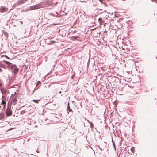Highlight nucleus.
I'll return each instance as SVG.
<instances>
[{"label": "nucleus", "mask_w": 157, "mask_h": 157, "mask_svg": "<svg viewBox=\"0 0 157 157\" xmlns=\"http://www.w3.org/2000/svg\"><path fill=\"white\" fill-rule=\"evenodd\" d=\"M44 6L43 5V3H41L38 4L30 6L29 8V10H33L43 7Z\"/></svg>", "instance_id": "f257e3e1"}, {"label": "nucleus", "mask_w": 157, "mask_h": 157, "mask_svg": "<svg viewBox=\"0 0 157 157\" xmlns=\"http://www.w3.org/2000/svg\"><path fill=\"white\" fill-rule=\"evenodd\" d=\"M101 147H99V149L101 151L106 147L107 143L105 142H101L100 144Z\"/></svg>", "instance_id": "f03ea898"}, {"label": "nucleus", "mask_w": 157, "mask_h": 157, "mask_svg": "<svg viewBox=\"0 0 157 157\" xmlns=\"http://www.w3.org/2000/svg\"><path fill=\"white\" fill-rule=\"evenodd\" d=\"M6 115L7 116H9L12 114V111L11 110L7 108L6 111Z\"/></svg>", "instance_id": "7ed1b4c3"}, {"label": "nucleus", "mask_w": 157, "mask_h": 157, "mask_svg": "<svg viewBox=\"0 0 157 157\" xmlns=\"http://www.w3.org/2000/svg\"><path fill=\"white\" fill-rule=\"evenodd\" d=\"M27 1V0H21L18 2L17 5H19L21 4L24 3L25 2Z\"/></svg>", "instance_id": "20e7f679"}, {"label": "nucleus", "mask_w": 157, "mask_h": 157, "mask_svg": "<svg viewBox=\"0 0 157 157\" xmlns=\"http://www.w3.org/2000/svg\"><path fill=\"white\" fill-rule=\"evenodd\" d=\"M12 101L14 103V105H15L17 101L16 97H15V98H13V100Z\"/></svg>", "instance_id": "39448f33"}, {"label": "nucleus", "mask_w": 157, "mask_h": 157, "mask_svg": "<svg viewBox=\"0 0 157 157\" xmlns=\"http://www.w3.org/2000/svg\"><path fill=\"white\" fill-rule=\"evenodd\" d=\"M90 100H92V101H90V103L92 104V105H94L95 102L94 100L93 99L92 97L90 98Z\"/></svg>", "instance_id": "423d86ee"}, {"label": "nucleus", "mask_w": 157, "mask_h": 157, "mask_svg": "<svg viewBox=\"0 0 157 157\" xmlns=\"http://www.w3.org/2000/svg\"><path fill=\"white\" fill-rule=\"evenodd\" d=\"M89 124L90 125V127L92 129L94 127V125H93V123L92 122H90L89 121Z\"/></svg>", "instance_id": "0eeeda50"}, {"label": "nucleus", "mask_w": 157, "mask_h": 157, "mask_svg": "<svg viewBox=\"0 0 157 157\" xmlns=\"http://www.w3.org/2000/svg\"><path fill=\"white\" fill-rule=\"evenodd\" d=\"M3 62L5 63V64L7 65L11 64V63L8 61L4 60Z\"/></svg>", "instance_id": "6e6552de"}, {"label": "nucleus", "mask_w": 157, "mask_h": 157, "mask_svg": "<svg viewBox=\"0 0 157 157\" xmlns=\"http://www.w3.org/2000/svg\"><path fill=\"white\" fill-rule=\"evenodd\" d=\"M4 117V115L3 113H0V120L2 119Z\"/></svg>", "instance_id": "1a4fd4ad"}, {"label": "nucleus", "mask_w": 157, "mask_h": 157, "mask_svg": "<svg viewBox=\"0 0 157 157\" xmlns=\"http://www.w3.org/2000/svg\"><path fill=\"white\" fill-rule=\"evenodd\" d=\"M6 9L4 8H0V12H2L5 11Z\"/></svg>", "instance_id": "9d476101"}, {"label": "nucleus", "mask_w": 157, "mask_h": 157, "mask_svg": "<svg viewBox=\"0 0 157 157\" xmlns=\"http://www.w3.org/2000/svg\"><path fill=\"white\" fill-rule=\"evenodd\" d=\"M11 68L14 70L17 69V67L16 65H13L11 66Z\"/></svg>", "instance_id": "9b49d317"}, {"label": "nucleus", "mask_w": 157, "mask_h": 157, "mask_svg": "<svg viewBox=\"0 0 157 157\" xmlns=\"http://www.w3.org/2000/svg\"><path fill=\"white\" fill-rule=\"evenodd\" d=\"M6 66L3 64H1L0 65V67L2 68H6Z\"/></svg>", "instance_id": "f8f14e48"}, {"label": "nucleus", "mask_w": 157, "mask_h": 157, "mask_svg": "<svg viewBox=\"0 0 157 157\" xmlns=\"http://www.w3.org/2000/svg\"><path fill=\"white\" fill-rule=\"evenodd\" d=\"M2 93V94H4L6 93V91L4 89H2L1 90Z\"/></svg>", "instance_id": "ddd939ff"}, {"label": "nucleus", "mask_w": 157, "mask_h": 157, "mask_svg": "<svg viewBox=\"0 0 157 157\" xmlns=\"http://www.w3.org/2000/svg\"><path fill=\"white\" fill-rule=\"evenodd\" d=\"M18 69L17 68L15 69H14L13 71L15 73H16L18 72Z\"/></svg>", "instance_id": "4468645a"}, {"label": "nucleus", "mask_w": 157, "mask_h": 157, "mask_svg": "<svg viewBox=\"0 0 157 157\" xmlns=\"http://www.w3.org/2000/svg\"><path fill=\"white\" fill-rule=\"evenodd\" d=\"M88 85L87 83H85L84 84V86L85 87H88Z\"/></svg>", "instance_id": "2eb2a0df"}, {"label": "nucleus", "mask_w": 157, "mask_h": 157, "mask_svg": "<svg viewBox=\"0 0 157 157\" xmlns=\"http://www.w3.org/2000/svg\"><path fill=\"white\" fill-rule=\"evenodd\" d=\"M123 139L122 140H121H121H119V145H121V141L123 140Z\"/></svg>", "instance_id": "dca6fc26"}, {"label": "nucleus", "mask_w": 157, "mask_h": 157, "mask_svg": "<svg viewBox=\"0 0 157 157\" xmlns=\"http://www.w3.org/2000/svg\"><path fill=\"white\" fill-rule=\"evenodd\" d=\"M2 56H5V57L7 59H10V58L8 57L6 55H3L2 56Z\"/></svg>", "instance_id": "f3484780"}, {"label": "nucleus", "mask_w": 157, "mask_h": 157, "mask_svg": "<svg viewBox=\"0 0 157 157\" xmlns=\"http://www.w3.org/2000/svg\"><path fill=\"white\" fill-rule=\"evenodd\" d=\"M39 100H33V101L36 102V103H38V101Z\"/></svg>", "instance_id": "a211bd4d"}, {"label": "nucleus", "mask_w": 157, "mask_h": 157, "mask_svg": "<svg viewBox=\"0 0 157 157\" xmlns=\"http://www.w3.org/2000/svg\"><path fill=\"white\" fill-rule=\"evenodd\" d=\"M67 110H68L70 112H71L72 111V110L70 108V107L69 106H68L67 107Z\"/></svg>", "instance_id": "6ab92c4d"}, {"label": "nucleus", "mask_w": 157, "mask_h": 157, "mask_svg": "<svg viewBox=\"0 0 157 157\" xmlns=\"http://www.w3.org/2000/svg\"><path fill=\"white\" fill-rule=\"evenodd\" d=\"M90 31H94V29H91V27H90V28H89V30H90Z\"/></svg>", "instance_id": "aec40b11"}, {"label": "nucleus", "mask_w": 157, "mask_h": 157, "mask_svg": "<svg viewBox=\"0 0 157 157\" xmlns=\"http://www.w3.org/2000/svg\"><path fill=\"white\" fill-rule=\"evenodd\" d=\"M112 142L113 145L114 147L115 148V145H114V142L113 140V138H112Z\"/></svg>", "instance_id": "412c9836"}, {"label": "nucleus", "mask_w": 157, "mask_h": 157, "mask_svg": "<svg viewBox=\"0 0 157 157\" xmlns=\"http://www.w3.org/2000/svg\"><path fill=\"white\" fill-rule=\"evenodd\" d=\"M3 96H2V98H3ZM2 103H3V104H6V102H4V101L2 100Z\"/></svg>", "instance_id": "4be33fe9"}, {"label": "nucleus", "mask_w": 157, "mask_h": 157, "mask_svg": "<svg viewBox=\"0 0 157 157\" xmlns=\"http://www.w3.org/2000/svg\"><path fill=\"white\" fill-rule=\"evenodd\" d=\"M40 83V82L39 81H38L37 82V84H36V86H37Z\"/></svg>", "instance_id": "5701e85b"}, {"label": "nucleus", "mask_w": 157, "mask_h": 157, "mask_svg": "<svg viewBox=\"0 0 157 157\" xmlns=\"http://www.w3.org/2000/svg\"><path fill=\"white\" fill-rule=\"evenodd\" d=\"M152 2H154L155 3H157V0H151Z\"/></svg>", "instance_id": "b1692460"}, {"label": "nucleus", "mask_w": 157, "mask_h": 157, "mask_svg": "<svg viewBox=\"0 0 157 157\" xmlns=\"http://www.w3.org/2000/svg\"><path fill=\"white\" fill-rule=\"evenodd\" d=\"M89 36H92V31L90 33V34L89 35ZM91 37H92V36H91Z\"/></svg>", "instance_id": "393cba45"}, {"label": "nucleus", "mask_w": 157, "mask_h": 157, "mask_svg": "<svg viewBox=\"0 0 157 157\" xmlns=\"http://www.w3.org/2000/svg\"><path fill=\"white\" fill-rule=\"evenodd\" d=\"M3 71V70L0 68V72H2Z\"/></svg>", "instance_id": "a878e982"}, {"label": "nucleus", "mask_w": 157, "mask_h": 157, "mask_svg": "<svg viewBox=\"0 0 157 157\" xmlns=\"http://www.w3.org/2000/svg\"><path fill=\"white\" fill-rule=\"evenodd\" d=\"M91 89H92V90H93V91H94V89L93 87L92 86V87H91Z\"/></svg>", "instance_id": "bb28decb"}, {"label": "nucleus", "mask_w": 157, "mask_h": 157, "mask_svg": "<svg viewBox=\"0 0 157 157\" xmlns=\"http://www.w3.org/2000/svg\"><path fill=\"white\" fill-rule=\"evenodd\" d=\"M90 54H89V62H90Z\"/></svg>", "instance_id": "cd10ccee"}, {"label": "nucleus", "mask_w": 157, "mask_h": 157, "mask_svg": "<svg viewBox=\"0 0 157 157\" xmlns=\"http://www.w3.org/2000/svg\"><path fill=\"white\" fill-rule=\"evenodd\" d=\"M88 67V61L87 63V67Z\"/></svg>", "instance_id": "c85d7f7f"}, {"label": "nucleus", "mask_w": 157, "mask_h": 157, "mask_svg": "<svg viewBox=\"0 0 157 157\" xmlns=\"http://www.w3.org/2000/svg\"><path fill=\"white\" fill-rule=\"evenodd\" d=\"M76 36H75V37H74V39H76Z\"/></svg>", "instance_id": "c756f323"}, {"label": "nucleus", "mask_w": 157, "mask_h": 157, "mask_svg": "<svg viewBox=\"0 0 157 157\" xmlns=\"http://www.w3.org/2000/svg\"><path fill=\"white\" fill-rule=\"evenodd\" d=\"M36 152H37V153H38L39 152L38 151V150H37L36 151Z\"/></svg>", "instance_id": "7c9ffc66"}, {"label": "nucleus", "mask_w": 157, "mask_h": 157, "mask_svg": "<svg viewBox=\"0 0 157 157\" xmlns=\"http://www.w3.org/2000/svg\"><path fill=\"white\" fill-rule=\"evenodd\" d=\"M92 18V17H90V19H89V20L90 19H91Z\"/></svg>", "instance_id": "2f4dec72"}, {"label": "nucleus", "mask_w": 157, "mask_h": 157, "mask_svg": "<svg viewBox=\"0 0 157 157\" xmlns=\"http://www.w3.org/2000/svg\"><path fill=\"white\" fill-rule=\"evenodd\" d=\"M20 22L21 23H23V22L22 21H21Z\"/></svg>", "instance_id": "473e14b6"}, {"label": "nucleus", "mask_w": 157, "mask_h": 157, "mask_svg": "<svg viewBox=\"0 0 157 157\" xmlns=\"http://www.w3.org/2000/svg\"><path fill=\"white\" fill-rule=\"evenodd\" d=\"M98 19H99V20L100 19H101V18H99Z\"/></svg>", "instance_id": "72a5a7b5"}, {"label": "nucleus", "mask_w": 157, "mask_h": 157, "mask_svg": "<svg viewBox=\"0 0 157 157\" xmlns=\"http://www.w3.org/2000/svg\"><path fill=\"white\" fill-rule=\"evenodd\" d=\"M89 52L90 53V50H89Z\"/></svg>", "instance_id": "f704fd0d"}, {"label": "nucleus", "mask_w": 157, "mask_h": 157, "mask_svg": "<svg viewBox=\"0 0 157 157\" xmlns=\"http://www.w3.org/2000/svg\"><path fill=\"white\" fill-rule=\"evenodd\" d=\"M149 23V22H147V25H148Z\"/></svg>", "instance_id": "c9c22d12"}, {"label": "nucleus", "mask_w": 157, "mask_h": 157, "mask_svg": "<svg viewBox=\"0 0 157 157\" xmlns=\"http://www.w3.org/2000/svg\"><path fill=\"white\" fill-rule=\"evenodd\" d=\"M61 92V91H60V92H59V93H60Z\"/></svg>", "instance_id": "e433bc0d"}, {"label": "nucleus", "mask_w": 157, "mask_h": 157, "mask_svg": "<svg viewBox=\"0 0 157 157\" xmlns=\"http://www.w3.org/2000/svg\"><path fill=\"white\" fill-rule=\"evenodd\" d=\"M156 59H157V57H156Z\"/></svg>", "instance_id": "4c0bfd02"}, {"label": "nucleus", "mask_w": 157, "mask_h": 157, "mask_svg": "<svg viewBox=\"0 0 157 157\" xmlns=\"http://www.w3.org/2000/svg\"><path fill=\"white\" fill-rule=\"evenodd\" d=\"M100 136V137H101V136H100H100Z\"/></svg>", "instance_id": "58836bf2"}, {"label": "nucleus", "mask_w": 157, "mask_h": 157, "mask_svg": "<svg viewBox=\"0 0 157 157\" xmlns=\"http://www.w3.org/2000/svg\"><path fill=\"white\" fill-rule=\"evenodd\" d=\"M99 1H101V0H99Z\"/></svg>", "instance_id": "ea45409f"}]
</instances>
